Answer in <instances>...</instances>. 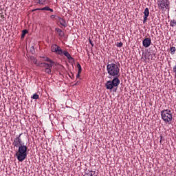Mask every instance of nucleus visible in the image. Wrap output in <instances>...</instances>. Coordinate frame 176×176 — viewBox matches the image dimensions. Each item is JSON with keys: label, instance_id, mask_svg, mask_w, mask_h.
<instances>
[{"label": "nucleus", "instance_id": "27", "mask_svg": "<svg viewBox=\"0 0 176 176\" xmlns=\"http://www.w3.org/2000/svg\"><path fill=\"white\" fill-rule=\"evenodd\" d=\"M162 138H163V136H161V140H160V142H162Z\"/></svg>", "mask_w": 176, "mask_h": 176}, {"label": "nucleus", "instance_id": "20", "mask_svg": "<svg viewBox=\"0 0 176 176\" xmlns=\"http://www.w3.org/2000/svg\"><path fill=\"white\" fill-rule=\"evenodd\" d=\"M60 25H61L62 28H63H63H65V27H67V25H68V23H60Z\"/></svg>", "mask_w": 176, "mask_h": 176}, {"label": "nucleus", "instance_id": "1", "mask_svg": "<svg viewBox=\"0 0 176 176\" xmlns=\"http://www.w3.org/2000/svg\"><path fill=\"white\" fill-rule=\"evenodd\" d=\"M107 71L109 74V78H113L112 80H109L105 84V87L107 90H112L114 87H118L120 85V69L118 65L115 63H108L107 65Z\"/></svg>", "mask_w": 176, "mask_h": 176}, {"label": "nucleus", "instance_id": "6", "mask_svg": "<svg viewBox=\"0 0 176 176\" xmlns=\"http://www.w3.org/2000/svg\"><path fill=\"white\" fill-rule=\"evenodd\" d=\"M51 51L53 53H56V54H58L59 56L63 52V50H61V47H60V46L57 45V44H52V45Z\"/></svg>", "mask_w": 176, "mask_h": 176}, {"label": "nucleus", "instance_id": "26", "mask_svg": "<svg viewBox=\"0 0 176 176\" xmlns=\"http://www.w3.org/2000/svg\"><path fill=\"white\" fill-rule=\"evenodd\" d=\"M173 72L176 74V65L173 67Z\"/></svg>", "mask_w": 176, "mask_h": 176}, {"label": "nucleus", "instance_id": "25", "mask_svg": "<svg viewBox=\"0 0 176 176\" xmlns=\"http://www.w3.org/2000/svg\"><path fill=\"white\" fill-rule=\"evenodd\" d=\"M89 43H90V45H91L92 47H94V43H93V42L90 39H89Z\"/></svg>", "mask_w": 176, "mask_h": 176}, {"label": "nucleus", "instance_id": "15", "mask_svg": "<svg viewBox=\"0 0 176 176\" xmlns=\"http://www.w3.org/2000/svg\"><path fill=\"white\" fill-rule=\"evenodd\" d=\"M5 20H6L5 14L0 13V21H5Z\"/></svg>", "mask_w": 176, "mask_h": 176}, {"label": "nucleus", "instance_id": "10", "mask_svg": "<svg viewBox=\"0 0 176 176\" xmlns=\"http://www.w3.org/2000/svg\"><path fill=\"white\" fill-rule=\"evenodd\" d=\"M50 19H54V21H58V23H65L64 19L57 16L56 15H51Z\"/></svg>", "mask_w": 176, "mask_h": 176}, {"label": "nucleus", "instance_id": "13", "mask_svg": "<svg viewBox=\"0 0 176 176\" xmlns=\"http://www.w3.org/2000/svg\"><path fill=\"white\" fill-rule=\"evenodd\" d=\"M41 10H45L47 12H54V10H53V9L50 8V7H49V6H45V7L41 8Z\"/></svg>", "mask_w": 176, "mask_h": 176}, {"label": "nucleus", "instance_id": "9", "mask_svg": "<svg viewBox=\"0 0 176 176\" xmlns=\"http://www.w3.org/2000/svg\"><path fill=\"white\" fill-rule=\"evenodd\" d=\"M143 13L144 14L143 23H146V21H148V17L149 16V8H146Z\"/></svg>", "mask_w": 176, "mask_h": 176}, {"label": "nucleus", "instance_id": "30", "mask_svg": "<svg viewBox=\"0 0 176 176\" xmlns=\"http://www.w3.org/2000/svg\"><path fill=\"white\" fill-rule=\"evenodd\" d=\"M32 49H34V47H32Z\"/></svg>", "mask_w": 176, "mask_h": 176}, {"label": "nucleus", "instance_id": "29", "mask_svg": "<svg viewBox=\"0 0 176 176\" xmlns=\"http://www.w3.org/2000/svg\"><path fill=\"white\" fill-rule=\"evenodd\" d=\"M78 82H77L76 83V85H78Z\"/></svg>", "mask_w": 176, "mask_h": 176}, {"label": "nucleus", "instance_id": "19", "mask_svg": "<svg viewBox=\"0 0 176 176\" xmlns=\"http://www.w3.org/2000/svg\"><path fill=\"white\" fill-rule=\"evenodd\" d=\"M176 48L175 47H172L170 48V53L171 54H175Z\"/></svg>", "mask_w": 176, "mask_h": 176}, {"label": "nucleus", "instance_id": "28", "mask_svg": "<svg viewBox=\"0 0 176 176\" xmlns=\"http://www.w3.org/2000/svg\"><path fill=\"white\" fill-rule=\"evenodd\" d=\"M90 176H93V171H91Z\"/></svg>", "mask_w": 176, "mask_h": 176}, {"label": "nucleus", "instance_id": "22", "mask_svg": "<svg viewBox=\"0 0 176 176\" xmlns=\"http://www.w3.org/2000/svg\"><path fill=\"white\" fill-rule=\"evenodd\" d=\"M41 9H42V8H36V9H33V10H32V12H36V10H42Z\"/></svg>", "mask_w": 176, "mask_h": 176}, {"label": "nucleus", "instance_id": "16", "mask_svg": "<svg viewBox=\"0 0 176 176\" xmlns=\"http://www.w3.org/2000/svg\"><path fill=\"white\" fill-rule=\"evenodd\" d=\"M31 98L33 100H39V95L38 94H34Z\"/></svg>", "mask_w": 176, "mask_h": 176}, {"label": "nucleus", "instance_id": "8", "mask_svg": "<svg viewBox=\"0 0 176 176\" xmlns=\"http://www.w3.org/2000/svg\"><path fill=\"white\" fill-rule=\"evenodd\" d=\"M65 56V57H67V58L69 60H74V58H72V56H71V54H69V52H68L67 50H62V52L61 54H60L59 56Z\"/></svg>", "mask_w": 176, "mask_h": 176}, {"label": "nucleus", "instance_id": "23", "mask_svg": "<svg viewBox=\"0 0 176 176\" xmlns=\"http://www.w3.org/2000/svg\"><path fill=\"white\" fill-rule=\"evenodd\" d=\"M170 27H175L176 23H170Z\"/></svg>", "mask_w": 176, "mask_h": 176}, {"label": "nucleus", "instance_id": "11", "mask_svg": "<svg viewBox=\"0 0 176 176\" xmlns=\"http://www.w3.org/2000/svg\"><path fill=\"white\" fill-rule=\"evenodd\" d=\"M56 33L59 35V36H61V38H63V36H64V32H63V30H61L60 29L58 28H56L55 29Z\"/></svg>", "mask_w": 176, "mask_h": 176}, {"label": "nucleus", "instance_id": "12", "mask_svg": "<svg viewBox=\"0 0 176 176\" xmlns=\"http://www.w3.org/2000/svg\"><path fill=\"white\" fill-rule=\"evenodd\" d=\"M45 61H47V63H49L47 64H51V65H54L55 63L54 61L52 60L50 58L48 57H45L44 59Z\"/></svg>", "mask_w": 176, "mask_h": 176}, {"label": "nucleus", "instance_id": "24", "mask_svg": "<svg viewBox=\"0 0 176 176\" xmlns=\"http://www.w3.org/2000/svg\"><path fill=\"white\" fill-rule=\"evenodd\" d=\"M80 78V73L78 72L76 75V79H79Z\"/></svg>", "mask_w": 176, "mask_h": 176}, {"label": "nucleus", "instance_id": "17", "mask_svg": "<svg viewBox=\"0 0 176 176\" xmlns=\"http://www.w3.org/2000/svg\"><path fill=\"white\" fill-rule=\"evenodd\" d=\"M26 34H28V30L27 29L23 30L22 34H21V38H24V36H25Z\"/></svg>", "mask_w": 176, "mask_h": 176}, {"label": "nucleus", "instance_id": "14", "mask_svg": "<svg viewBox=\"0 0 176 176\" xmlns=\"http://www.w3.org/2000/svg\"><path fill=\"white\" fill-rule=\"evenodd\" d=\"M76 68L78 69V74H82V66L80 65V63H77Z\"/></svg>", "mask_w": 176, "mask_h": 176}, {"label": "nucleus", "instance_id": "7", "mask_svg": "<svg viewBox=\"0 0 176 176\" xmlns=\"http://www.w3.org/2000/svg\"><path fill=\"white\" fill-rule=\"evenodd\" d=\"M151 43H152V40L150 38H146L142 41L143 46L144 47H149L151 46Z\"/></svg>", "mask_w": 176, "mask_h": 176}, {"label": "nucleus", "instance_id": "18", "mask_svg": "<svg viewBox=\"0 0 176 176\" xmlns=\"http://www.w3.org/2000/svg\"><path fill=\"white\" fill-rule=\"evenodd\" d=\"M37 1V3H38L39 5H44L45 2H46V0H36Z\"/></svg>", "mask_w": 176, "mask_h": 176}, {"label": "nucleus", "instance_id": "5", "mask_svg": "<svg viewBox=\"0 0 176 176\" xmlns=\"http://www.w3.org/2000/svg\"><path fill=\"white\" fill-rule=\"evenodd\" d=\"M39 66L41 68H45V74H48V75H52V68H53V65L48 64L47 63H41Z\"/></svg>", "mask_w": 176, "mask_h": 176}, {"label": "nucleus", "instance_id": "21", "mask_svg": "<svg viewBox=\"0 0 176 176\" xmlns=\"http://www.w3.org/2000/svg\"><path fill=\"white\" fill-rule=\"evenodd\" d=\"M116 46L117 47H122V46H123V43L122 42L117 43Z\"/></svg>", "mask_w": 176, "mask_h": 176}, {"label": "nucleus", "instance_id": "2", "mask_svg": "<svg viewBox=\"0 0 176 176\" xmlns=\"http://www.w3.org/2000/svg\"><path fill=\"white\" fill-rule=\"evenodd\" d=\"M21 135H23V133L16 136L12 142V145L15 148H19L18 151L15 153V156L19 162H24V160H25V158L27 157V151L28 149V147L23 143V140H21Z\"/></svg>", "mask_w": 176, "mask_h": 176}, {"label": "nucleus", "instance_id": "4", "mask_svg": "<svg viewBox=\"0 0 176 176\" xmlns=\"http://www.w3.org/2000/svg\"><path fill=\"white\" fill-rule=\"evenodd\" d=\"M158 9L162 12H166L170 9V1L168 0H157Z\"/></svg>", "mask_w": 176, "mask_h": 176}, {"label": "nucleus", "instance_id": "3", "mask_svg": "<svg viewBox=\"0 0 176 176\" xmlns=\"http://www.w3.org/2000/svg\"><path fill=\"white\" fill-rule=\"evenodd\" d=\"M162 119L165 122V123H168L170 124L173 121V112L171 110L165 109L161 111Z\"/></svg>", "mask_w": 176, "mask_h": 176}]
</instances>
